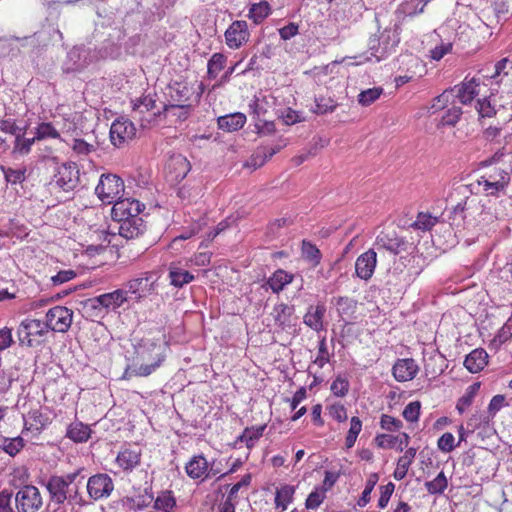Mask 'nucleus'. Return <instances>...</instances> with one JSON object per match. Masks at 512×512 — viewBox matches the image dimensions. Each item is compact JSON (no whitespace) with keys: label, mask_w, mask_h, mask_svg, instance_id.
I'll list each match as a JSON object with an SVG mask.
<instances>
[{"label":"nucleus","mask_w":512,"mask_h":512,"mask_svg":"<svg viewBox=\"0 0 512 512\" xmlns=\"http://www.w3.org/2000/svg\"><path fill=\"white\" fill-rule=\"evenodd\" d=\"M35 136L37 140H44L48 138L57 139L60 137V134L52 123L42 122L36 127Z\"/></svg>","instance_id":"09e8293b"},{"label":"nucleus","mask_w":512,"mask_h":512,"mask_svg":"<svg viewBox=\"0 0 512 512\" xmlns=\"http://www.w3.org/2000/svg\"><path fill=\"white\" fill-rule=\"evenodd\" d=\"M7 182L11 184L22 183L25 180V168H2Z\"/></svg>","instance_id":"680f3d73"},{"label":"nucleus","mask_w":512,"mask_h":512,"mask_svg":"<svg viewBox=\"0 0 512 512\" xmlns=\"http://www.w3.org/2000/svg\"><path fill=\"white\" fill-rule=\"evenodd\" d=\"M15 512H38L43 506L40 490L32 485L22 486L15 494Z\"/></svg>","instance_id":"0eeeda50"},{"label":"nucleus","mask_w":512,"mask_h":512,"mask_svg":"<svg viewBox=\"0 0 512 512\" xmlns=\"http://www.w3.org/2000/svg\"><path fill=\"white\" fill-rule=\"evenodd\" d=\"M294 275L283 269H277L267 280L263 287L272 290L273 293L279 294L284 288L292 283Z\"/></svg>","instance_id":"393cba45"},{"label":"nucleus","mask_w":512,"mask_h":512,"mask_svg":"<svg viewBox=\"0 0 512 512\" xmlns=\"http://www.w3.org/2000/svg\"><path fill=\"white\" fill-rule=\"evenodd\" d=\"M79 170L75 163H65L58 167L53 182L65 192L72 191L78 185Z\"/></svg>","instance_id":"ddd939ff"},{"label":"nucleus","mask_w":512,"mask_h":512,"mask_svg":"<svg viewBox=\"0 0 512 512\" xmlns=\"http://www.w3.org/2000/svg\"><path fill=\"white\" fill-rule=\"evenodd\" d=\"M50 423V418L40 409L30 411L24 418V429L36 431L38 434Z\"/></svg>","instance_id":"a878e982"},{"label":"nucleus","mask_w":512,"mask_h":512,"mask_svg":"<svg viewBox=\"0 0 512 512\" xmlns=\"http://www.w3.org/2000/svg\"><path fill=\"white\" fill-rule=\"evenodd\" d=\"M376 444L380 448L392 449L402 452L409 444L410 437L407 433H401L398 436L390 434H380L375 437Z\"/></svg>","instance_id":"4be33fe9"},{"label":"nucleus","mask_w":512,"mask_h":512,"mask_svg":"<svg viewBox=\"0 0 512 512\" xmlns=\"http://www.w3.org/2000/svg\"><path fill=\"white\" fill-rule=\"evenodd\" d=\"M168 167L175 170V181L183 180L190 171V163L182 155L172 157L168 164Z\"/></svg>","instance_id":"473e14b6"},{"label":"nucleus","mask_w":512,"mask_h":512,"mask_svg":"<svg viewBox=\"0 0 512 512\" xmlns=\"http://www.w3.org/2000/svg\"><path fill=\"white\" fill-rule=\"evenodd\" d=\"M364 10L365 7L363 1L357 0L350 4L348 8L343 10V16L349 24L357 23L362 18Z\"/></svg>","instance_id":"4c0bfd02"},{"label":"nucleus","mask_w":512,"mask_h":512,"mask_svg":"<svg viewBox=\"0 0 512 512\" xmlns=\"http://www.w3.org/2000/svg\"><path fill=\"white\" fill-rule=\"evenodd\" d=\"M218 127L227 132L237 131L246 123V116L243 113H233L218 118Z\"/></svg>","instance_id":"c85d7f7f"},{"label":"nucleus","mask_w":512,"mask_h":512,"mask_svg":"<svg viewBox=\"0 0 512 512\" xmlns=\"http://www.w3.org/2000/svg\"><path fill=\"white\" fill-rule=\"evenodd\" d=\"M461 114V108L453 106L442 116L441 124L443 126H454L459 121Z\"/></svg>","instance_id":"774afa93"},{"label":"nucleus","mask_w":512,"mask_h":512,"mask_svg":"<svg viewBox=\"0 0 512 512\" xmlns=\"http://www.w3.org/2000/svg\"><path fill=\"white\" fill-rule=\"evenodd\" d=\"M335 306L337 308L338 314L344 318H351L357 309V301L353 298H349L346 296H340L335 298Z\"/></svg>","instance_id":"f704fd0d"},{"label":"nucleus","mask_w":512,"mask_h":512,"mask_svg":"<svg viewBox=\"0 0 512 512\" xmlns=\"http://www.w3.org/2000/svg\"><path fill=\"white\" fill-rule=\"evenodd\" d=\"M135 356L126 369V374L147 377L158 369L165 360V348L155 339L143 338L135 345Z\"/></svg>","instance_id":"f03ea898"},{"label":"nucleus","mask_w":512,"mask_h":512,"mask_svg":"<svg viewBox=\"0 0 512 512\" xmlns=\"http://www.w3.org/2000/svg\"><path fill=\"white\" fill-rule=\"evenodd\" d=\"M140 460L141 450L139 448H124L116 457L117 464L124 471H132L140 464Z\"/></svg>","instance_id":"b1692460"},{"label":"nucleus","mask_w":512,"mask_h":512,"mask_svg":"<svg viewBox=\"0 0 512 512\" xmlns=\"http://www.w3.org/2000/svg\"><path fill=\"white\" fill-rule=\"evenodd\" d=\"M454 90H445L442 94L435 97L432 101L431 106L428 108V112L433 114L437 111L444 109L454 97Z\"/></svg>","instance_id":"49530a36"},{"label":"nucleus","mask_w":512,"mask_h":512,"mask_svg":"<svg viewBox=\"0 0 512 512\" xmlns=\"http://www.w3.org/2000/svg\"><path fill=\"white\" fill-rule=\"evenodd\" d=\"M136 134V128L129 119L118 118L113 121L110 127V140L115 147H120Z\"/></svg>","instance_id":"f8f14e48"},{"label":"nucleus","mask_w":512,"mask_h":512,"mask_svg":"<svg viewBox=\"0 0 512 512\" xmlns=\"http://www.w3.org/2000/svg\"><path fill=\"white\" fill-rule=\"evenodd\" d=\"M325 313L326 308L323 304H318L316 306L311 305L303 317V322L312 330L320 332L325 329L323 322Z\"/></svg>","instance_id":"5701e85b"},{"label":"nucleus","mask_w":512,"mask_h":512,"mask_svg":"<svg viewBox=\"0 0 512 512\" xmlns=\"http://www.w3.org/2000/svg\"><path fill=\"white\" fill-rule=\"evenodd\" d=\"M73 311L64 306H55L46 313L47 329L65 333L72 324Z\"/></svg>","instance_id":"9b49d317"},{"label":"nucleus","mask_w":512,"mask_h":512,"mask_svg":"<svg viewBox=\"0 0 512 512\" xmlns=\"http://www.w3.org/2000/svg\"><path fill=\"white\" fill-rule=\"evenodd\" d=\"M421 404L419 401L410 402L403 410V417L409 422H415L419 419Z\"/></svg>","instance_id":"338daca9"},{"label":"nucleus","mask_w":512,"mask_h":512,"mask_svg":"<svg viewBox=\"0 0 512 512\" xmlns=\"http://www.w3.org/2000/svg\"><path fill=\"white\" fill-rule=\"evenodd\" d=\"M330 361V356L328 353V348L326 344V338L323 337L319 341L318 345V355L314 360V364L318 365L320 368H323L325 364Z\"/></svg>","instance_id":"69168bd1"},{"label":"nucleus","mask_w":512,"mask_h":512,"mask_svg":"<svg viewBox=\"0 0 512 512\" xmlns=\"http://www.w3.org/2000/svg\"><path fill=\"white\" fill-rule=\"evenodd\" d=\"M37 140L36 136L32 138H25L24 135L18 136L15 139L13 153L20 155H27L31 151L32 145Z\"/></svg>","instance_id":"3c124183"},{"label":"nucleus","mask_w":512,"mask_h":512,"mask_svg":"<svg viewBox=\"0 0 512 512\" xmlns=\"http://www.w3.org/2000/svg\"><path fill=\"white\" fill-rule=\"evenodd\" d=\"M90 51L84 46H74L62 63V71L66 74L82 72L90 64Z\"/></svg>","instance_id":"9d476101"},{"label":"nucleus","mask_w":512,"mask_h":512,"mask_svg":"<svg viewBox=\"0 0 512 512\" xmlns=\"http://www.w3.org/2000/svg\"><path fill=\"white\" fill-rule=\"evenodd\" d=\"M403 423L401 420L387 414H383L380 418V427L386 431H398L402 428Z\"/></svg>","instance_id":"e2e57ef3"},{"label":"nucleus","mask_w":512,"mask_h":512,"mask_svg":"<svg viewBox=\"0 0 512 512\" xmlns=\"http://www.w3.org/2000/svg\"><path fill=\"white\" fill-rule=\"evenodd\" d=\"M168 279L171 286L182 288L194 281L195 276L182 268L180 262H171L168 266Z\"/></svg>","instance_id":"412c9836"},{"label":"nucleus","mask_w":512,"mask_h":512,"mask_svg":"<svg viewBox=\"0 0 512 512\" xmlns=\"http://www.w3.org/2000/svg\"><path fill=\"white\" fill-rule=\"evenodd\" d=\"M437 223V218L427 213H419L413 227L422 231L430 230Z\"/></svg>","instance_id":"4d7b16f0"},{"label":"nucleus","mask_w":512,"mask_h":512,"mask_svg":"<svg viewBox=\"0 0 512 512\" xmlns=\"http://www.w3.org/2000/svg\"><path fill=\"white\" fill-rule=\"evenodd\" d=\"M295 487L292 485H283L276 490L275 493V506L281 508L283 511L293 501Z\"/></svg>","instance_id":"72a5a7b5"},{"label":"nucleus","mask_w":512,"mask_h":512,"mask_svg":"<svg viewBox=\"0 0 512 512\" xmlns=\"http://www.w3.org/2000/svg\"><path fill=\"white\" fill-rule=\"evenodd\" d=\"M337 107V103L330 97H319L315 99L314 112L317 114H326L333 112Z\"/></svg>","instance_id":"864d4df0"},{"label":"nucleus","mask_w":512,"mask_h":512,"mask_svg":"<svg viewBox=\"0 0 512 512\" xmlns=\"http://www.w3.org/2000/svg\"><path fill=\"white\" fill-rule=\"evenodd\" d=\"M405 240L399 237L395 231L381 232L377 238L375 245L378 249L387 250L393 254H398L405 249Z\"/></svg>","instance_id":"6ab92c4d"},{"label":"nucleus","mask_w":512,"mask_h":512,"mask_svg":"<svg viewBox=\"0 0 512 512\" xmlns=\"http://www.w3.org/2000/svg\"><path fill=\"white\" fill-rule=\"evenodd\" d=\"M227 58L222 53H214L207 64V73L210 79H215L218 73L225 67Z\"/></svg>","instance_id":"e433bc0d"},{"label":"nucleus","mask_w":512,"mask_h":512,"mask_svg":"<svg viewBox=\"0 0 512 512\" xmlns=\"http://www.w3.org/2000/svg\"><path fill=\"white\" fill-rule=\"evenodd\" d=\"M270 13V7L267 2L253 4L249 10V18L256 24L262 22Z\"/></svg>","instance_id":"de8ad7c7"},{"label":"nucleus","mask_w":512,"mask_h":512,"mask_svg":"<svg viewBox=\"0 0 512 512\" xmlns=\"http://www.w3.org/2000/svg\"><path fill=\"white\" fill-rule=\"evenodd\" d=\"M418 369V365L414 359H398L393 365L392 373L397 381L406 382L412 380L416 376Z\"/></svg>","instance_id":"aec40b11"},{"label":"nucleus","mask_w":512,"mask_h":512,"mask_svg":"<svg viewBox=\"0 0 512 512\" xmlns=\"http://www.w3.org/2000/svg\"><path fill=\"white\" fill-rule=\"evenodd\" d=\"M185 471L192 479H205L210 473L213 475L218 473L213 467L209 469V463L203 455L193 456L186 464Z\"/></svg>","instance_id":"f3484780"},{"label":"nucleus","mask_w":512,"mask_h":512,"mask_svg":"<svg viewBox=\"0 0 512 512\" xmlns=\"http://www.w3.org/2000/svg\"><path fill=\"white\" fill-rule=\"evenodd\" d=\"M448 486L447 478L441 471L433 480L427 481L425 487L430 494H441Z\"/></svg>","instance_id":"c03bdc74"},{"label":"nucleus","mask_w":512,"mask_h":512,"mask_svg":"<svg viewBox=\"0 0 512 512\" xmlns=\"http://www.w3.org/2000/svg\"><path fill=\"white\" fill-rule=\"evenodd\" d=\"M124 182L115 174H102L95 188V194L104 204H112L124 195Z\"/></svg>","instance_id":"39448f33"},{"label":"nucleus","mask_w":512,"mask_h":512,"mask_svg":"<svg viewBox=\"0 0 512 512\" xmlns=\"http://www.w3.org/2000/svg\"><path fill=\"white\" fill-rule=\"evenodd\" d=\"M438 449L444 453H449L455 449L457 444H455L454 435L450 432L444 433L437 442Z\"/></svg>","instance_id":"0e129e2a"},{"label":"nucleus","mask_w":512,"mask_h":512,"mask_svg":"<svg viewBox=\"0 0 512 512\" xmlns=\"http://www.w3.org/2000/svg\"><path fill=\"white\" fill-rule=\"evenodd\" d=\"M159 276L154 271L142 273L139 277L127 282L128 291L136 295L137 299L145 298L157 289Z\"/></svg>","instance_id":"1a4fd4ad"},{"label":"nucleus","mask_w":512,"mask_h":512,"mask_svg":"<svg viewBox=\"0 0 512 512\" xmlns=\"http://www.w3.org/2000/svg\"><path fill=\"white\" fill-rule=\"evenodd\" d=\"M82 471L83 468H79L64 475L49 476L42 484L48 492L50 502L58 506L64 503L72 507L89 505V501L81 492L85 479V476L81 475Z\"/></svg>","instance_id":"f257e3e1"},{"label":"nucleus","mask_w":512,"mask_h":512,"mask_svg":"<svg viewBox=\"0 0 512 512\" xmlns=\"http://www.w3.org/2000/svg\"><path fill=\"white\" fill-rule=\"evenodd\" d=\"M484 176L486 179L491 180L492 182H496L498 185H502V188L506 189L508 188L510 184V173L503 168L500 167H494L487 171Z\"/></svg>","instance_id":"c9c22d12"},{"label":"nucleus","mask_w":512,"mask_h":512,"mask_svg":"<svg viewBox=\"0 0 512 512\" xmlns=\"http://www.w3.org/2000/svg\"><path fill=\"white\" fill-rule=\"evenodd\" d=\"M199 91H196L195 85L187 81H175L170 83L165 93L167 104L163 106V112H168L171 107H193L198 103L203 92L202 85H198Z\"/></svg>","instance_id":"7ed1b4c3"},{"label":"nucleus","mask_w":512,"mask_h":512,"mask_svg":"<svg viewBox=\"0 0 512 512\" xmlns=\"http://www.w3.org/2000/svg\"><path fill=\"white\" fill-rule=\"evenodd\" d=\"M488 363V354L482 348L471 351L465 358L464 366L471 373H478L484 369Z\"/></svg>","instance_id":"bb28decb"},{"label":"nucleus","mask_w":512,"mask_h":512,"mask_svg":"<svg viewBox=\"0 0 512 512\" xmlns=\"http://www.w3.org/2000/svg\"><path fill=\"white\" fill-rule=\"evenodd\" d=\"M24 446L25 442L20 436L14 438H4L1 444V448L12 457L17 455Z\"/></svg>","instance_id":"37998d69"},{"label":"nucleus","mask_w":512,"mask_h":512,"mask_svg":"<svg viewBox=\"0 0 512 512\" xmlns=\"http://www.w3.org/2000/svg\"><path fill=\"white\" fill-rule=\"evenodd\" d=\"M126 294V291L117 289L113 292L96 296L90 299V302L93 307L102 306L105 309L115 310L127 300Z\"/></svg>","instance_id":"a211bd4d"},{"label":"nucleus","mask_w":512,"mask_h":512,"mask_svg":"<svg viewBox=\"0 0 512 512\" xmlns=\"http://www.w3.org/2000/svg\"><path fill=\"white\" fill-rule=\"evenodd\" d=\"M264 430L265 426L246 428L237 440L244 442L248 448H251L263 435Z\"/></svg>","instance_id":"ea45409f"},{"label":"nucleus","mask_w":512,"mask_h":512,"mask_svg":"<svg viewBox=\"0 0 512 512\" xmlns=\"http://www.w3.org/2000/svg\"><path fill=\"white\" fill-rule=\"evenodd\" d=\"M383 94L382 87H373L363 90L358 95V103L362 106H369L373 104Z\"/></svg>","instance_id":"a19ab883"},{"label":"nucleus","mask_w":512,"mask_h":512,"mask_svg":"<svg viewBox=\"0 0 512 512\" xmlns=\"http://www.w3.org/2000/svg\"><path fill=\"white\" fill-rule=\"evenodd\" d=\"M48 332L47 325L38 319L23 320L18 329L19 344L27 347H36L42 342V337Z\"/></svg>","instance_id":"423d86ee"},{"label":"nucleus","mask_w":512,"mask_h":512,"mask_svg":"<svg viewBox=\"0 0 512 512\" xmlns=\"http://www.w3.org/2000/svg\"><path fill=\"white\" fill-rule=\"evenodd\" d=\"M119 234L126 239L138 237L143 232V220L139 216L118 221Z\"/></svg>","instance_id":"cd10ccee"},{"label":"nucleus","mask_w":512,"mask_h":512,"mask_svg":"<svg viewBox=\"0 0 512 512\" xmlns=\"http://www.w3.org/2000/svg\"><path fill=\"white\" fill-rule=\"evenodd\" d=\"M416 456L415 448H408L404 455L401 456L397 461V467L393 473V476L396 480H402L406 477L408 469L412 464L414 458Z\"/></svg>","instance_id":"7c9ffc66"},{"label":"nucleus","mask_w":512,"mask_h":512,"mask_svg":"<svg viewBox=\"0 0 512 512\" xmlns=\"http://www.w3.org/2000/svg\"><path fill=\"white\" fill-rule=\"evenodd\" d=\"M477 86L478 84L474 80L463 83L461 86H456L453 89L454 92H456V95H454V97H456L460 103L468 104L478 94L476 90Z\"/></svg>","instance_id":"2f4dec72"},{"label":"nucleus","mask_w":512,"mask_h":512,"mask_svg":"<svg viewBox=\"0 0 512 512\" xmlns=\"http://www.w3.org/2000/svg\"><path fill=\"white\" fill-rule=\"evenodd\" d=\"M156 106V101L152 95L144 96L137 99L133 103V110L136 112L144 113L153 110Z\"/></svg>","instance_id":"bf43d9fd"},{"label":"nucleus","mask_w":512,"mask_h":512,"mask_svg":"<svg viewBox=\"0 0 512 512\" xmlns=\"http://www.w3.org/2000/svg\"><path fill=\"white\" fill-rule=\"evenodd\" d=\"M175 505V499L170 495V492L163 493L154 501V508L164 512H171Z\"/></svg>","instance_id":"6e6d98bb"},{"label":"nucleus","mask_w":512,"mask_h":512,"mask_svg":"<svg viewBox=\"0 0 512 512\" xmlns=\"http://www.w3.org/2000/svg\"><path fill=\"white\" fill-rule=\"evenodd\" d=\"M86 491L90 501L107 499L114 491V482L106 473H97L88 478Z\"/></svg>","instance_id":"6e6552de"},{"label":"nucleus","mask_w":512,"mask_h":512,"mask_svg":"<svg viewBox=\"0 0 512 512\" xmlns=\"http://www.w3.org/2000/svg\"><path fill=\"white\" fill-rule=\"evenodd\" d=\"M293 308L287 304L281 303L274 307L273 314L275 322L282 328L289 322V318L292 315Z\"/></svg>","instance_id":"a18cd8bd"},{"label":"nucleus","mask_w":512,"mask_h":512,"mask_svg":"<svg viewBox=\"0 0 512 512\" xmlns=\"http://www.w3.org/2000/svg\"><path fill=\"white\" fill-rule=\"evenodd\" d=\"M400 42L399 34L395 29L386 28L379 35L370 37L369 52L377 62L386 58Z\"/></svg>","instance_id":"20e7f679"},{"label":"nucleus","mask_w":512,"mask_h":512,"mask_svg":"<svg viewBox=\"0 0 512 512\" xmlns=\"http://www.w3.org/2000/svg\"><path fill=\"white\" fill-rule=\"evenodd\" d=\"M113 204L111 215L113 220L122 221L135 216H139L142 211V205L137 200L124 199L116 200Z\"/></svg>","instance_id":"4468645a"},{"label":"nucleus","mask_w":512,"mask_h":512,"mask_svg":"<svg viewBox=\"0 0 512 512\" xmlns=\"http://www.w3.org/2000/svg\"><path fill=\"white\" fill-rule=\"evenodd\" d=\"M302 255L313 267L317 266L321 260L320 250L311 242L303 240Z\"/></svg>","instance_id":"58836bf2"},{"label":"nucleus","mask_w":512,"mask_h":512,"mask_svg":"<svg viewBox=\"0 0 512 512\" xmlns=\"http://www.w3.org/2000/svg\"><path fill=\"white\" fill-rule=\"evenodd\" d=\"M425 3L421 0H407L400 5V12L405 16H414L423 12Z\"/></svg>","instance_id":"8fccbe9b"},{"label":"nucleus","mask_w":512,"mask_h":512,"mask_svg":"<svg viewBox=\"0 0 512 512\" xmlns=\"http://www.w3.org/2000/svg\"><path fill=\"white\" fill-rule=\"evenodd\" d=\"M378 479L379 478L376 473H373L369 476V478L366 481V485L362 492V495L357 502L358 506L364 507L369 503L371 492L373 491L375 485L377 484Z\"/></svg>","instance_id":"603ef678"},{"label":"nucleus","mask_w":512,"mask_h":512,"mask_svg":"<svg viewBox=\"0 0 512 512\" xmlns=\"http://www.w3.org/2000/svg\"><path fill=\"white\" fill-rule=\"evenodd\" d=\"M478 184L482 186V190L487 196L499 197L500 195L506 194V189L502 188V185H498L496 182L486 179L484 175L479 178Z\"/></svg>","instance_id":"79ce46f5"},{"label":"nucleus","mask_w":512,"mask_h":512,"mask_svg":"<svg viewBox=\"0 0 512 512\" xmlns=\"http://www.w3.org/2000/svg\"><path fill=\"white\" fill-rule=\"evenodd\" d=\"M491 419L487 413L478 412L473 414L467 421L468 432H474L481 425H488Z\"/></svg>","instance_id":"052dcab7"},{"label":"nucleus","mask_w":512,"mask_h":512,"mask_svg":"<svg viewBox=\"0 0 512 512\" xmlns=\"http://www.w3.org/2000/svg\"><path fill=\"white\" fill-rule=\"evenodd\" d=\"M377 264V253L374 249H369L358 256L355 262L356 275L363 279L369 280L374 273Z\"/></svg>","instance_id":"dca6fc26"},{"label":"nucleus","mask_w":512,"mask_h":512,"mask_svg":"<svg viewBox=\"0 0 512 512\" xmlns=\"http://www.w3.org/2000/svg\"><path fill=\"white\" fill-rule=\"evenodd\" d=\"M326 493L325 490H321L320 488H316L314 491H312L306 501H305V507L306 509L315 510L317 509L325 500Z\"/></svg>","instance_id":"5fc2aeb1"},{"label":"nucleus","mask_w":512,"mask_h":512,"mask_svg":"<svg viewBox=\"0 0 512 512\" xmlns=\"http://www.w3.org/2000/svg\"><path fill=\"white\" fill-rule=\"evenodd\" d=\"M90 436V427L80 421L73 422L67 427L66 437L75 443L86 442Z\"/></svg>","instance_id":"c756f323"},{"label":"nucleus","mask_w":512,"mask_h":512,"mask_svg":"<svg viewBox=\"0 0 512 512\" xmlns=\"http://www.w3.org/2000/svg\"><path fill=\"white\" fill-rule=\"evenodd\" d=\"M332 393L337 397H344L349 390V381L346 377L338 375L330 387Z\"/></svg>","instance_id":"13d9d810"},{"label":"nucleus","mask_w":512,"mask_h":512,"mask_svg":"<svg viewBox=\"0 0 512 512\" xmlns=\"http://www.w3.org/2000/svg\"><path fill=\"white\" fill-rule=\"evenodd\" d=\"M247 22L244 20L234 21L225 32L226 44L231 49H238L249 39Z\"/></svg>","instance_id":"2eb2a0df"}]
</instances>
